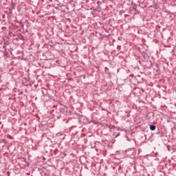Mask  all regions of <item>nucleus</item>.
Instances as JSON below:
<instances>
[{"instance_id":"1","label":"nucleus","mask_w":176,"mask_h":176,"mask_svg":"<svg viewBox=\"0 0 176 176\" xmlns=\"http://www.w3.org/2000/svg\"><path fill=\"white\" fill-rule=\"evenodd\" d=\"M150 129H151V130H152L153 131L154 130H156V126L151 125Z\"/></svg>"}]
</instances>
